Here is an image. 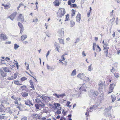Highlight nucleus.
<instances>
[{"label": "nucleus", "instance_id": "e433bc0d", "mask_svg": "<svg viewBox=\"0 0 120 120\" xmlns=\"http://www.w3.org/2000/svg\"><path fill=\"white\" fill-rule=\"evenodd\" d=\"M111 98L112 100V102H113L116 100V97H113V96H111Z\"/></svg>", "mask_w": 120, "mask_h": 120}, {"label": "nucleus", "instance_id": "cd10ccee", "mask_svg": "<svg viewBox=\"0 0 120 120\" xmlns=\"http://www.w3.org/2000/svg\"><path fill=\"white\" fill-rule=\"evenodd\" d=\"M97 45L95 43H94L93 44V50L94 51L95 50V48L96 47Z\"/></svg>", "mask_w": 120, "mask_h": 120}, {"label": "nucleus", "instance_id": "c9c22d12", "mask_svg": "<svg viewBox=\"0 0 120 120\" xmlns=\"http://www.w3.org/2000/svg\"><path fill=\"white\" fill-rule=\"evenodd\" d=\"M68 16H69L68 14H67V15H66V19L65 20V21H68L69 20V19Z\"/></svg>", "mask_w": 120, "mask_h": 120}, {"label": "nucleus", "instance_id": "5fc2aeb1", "mask_svg": "<svg viewBox=\"0 0 120 120\" xmlns=\"http://www.w3.org/2000/svg\"><path fill=\"white\" fill-rule=\"evenodd\" d=\"M4 8L5 9H7V8L9 7V5L7 4L5 5H4Z\"/></svg>", "mask_w": 120, "mask_h": 120}, {"label": "nucleus", "instance_id": "6ab92c4d", "mask_svg": "<svg viewBox=\"0 0 120 120\" xmlns=\"http://www.w3.org/2000/svg\"><path fill=\"white\" fill-rule=\"evenodd\" d=\"M33 116H34V117L36 119H39L40 118V117L39 115H38V114H36L33 115Z\"/></svg>", "mask_w": 120, "mask_h": 120}, {"label": "nucleus", "instance_id": "dca6fc26", "mask_svg": "<svg viewBox=\"0 0 120 120\" xmlns=\"http://www.w3.org/2000/svg\"><path fill=\"white\" fill-rule=\"evenodd\" d=\"M98 92L97 91H95L93 92L92 93V94L93 96L94 97H95L98 96Z\"/></svg>", "mask_w": 120, "mask_h": 120}, {"label": "nucleus", "instance_id": "6e6552de", "mask_svg": "<svg viewBox=\"0 0 120 120\" xmlns=\"http://www.w3.org/2000/svg\"><path fill=\"white\" fill-rule=\"evenodd\" d=\"M25 104L29 106L30 107V105H31V106H32L33 105V104L31 102L30 100H28L27 101H26L25 102Z\"/></svg>", "mask_w": 120, "mask_h": 120}, {"label": "nucleus", "instance_id": "f3484780", "mask_svg": "<svg viewBox=\"0 0 120 120\" xmlns=\"http://www.w3.org/2000/svg\"><path fill=\"white\" fill-rule=\"evenodd\" d=\"M21 94L23 97H26L28 96V94L26 92H23Z\"/></svg>", "mask_w": 120, "mask_h": 120}, {"label": "nucleus", "instance_id": "09e8293b", "mask_svg": "<svg viewBox=\"0 0 120 120\" xmlns=\"http://www.w3.org/2000/svg\"><path fill=\"white\" fill-rule=\"evenodd\" d=\"M79 38H77L76 39L75 43H77V42H79Z\"/></svg>", "mask_w": 120, "mask_h": 120}, {"label": "nucleus", "instance_id": "3c124183", "mask_svg": "<svg viewBox=\"0 0 120 120\" xmlns=\"http://www.w3.org/2000/svg\"><path fill=\"white\" fill-rule=\"evenodd\" d=\"M1 62H0V64H5V63L4 62V60H1Z\"/></svg>", "mask_w": 120, "mask_h": 120}, {"label": "nucleus", "instance_id": "58836bf2", "mask_svg": "<svg viewBox=\"0 0 120 120\" xmlns=\"http://www.w3.org/2000/svg\"><path fill=\"white\" fill-rule=\"evenodd\" d=\"M70 5L71 6V7L73 8H76L77 7V5L75 4H71V5Z\"/></svg>", "mask_w": 120, "mask_h": 120}, {"label": "nucleus", "instance_id": "c756f323", "mask_svg": "<svg viewBox=\"0 0 120 120\" xmlns=\"http://www.w3.org/2000/svg\"><path fill=\"white\" fill-rule=\"evenodd\" d=\"M14 77L13 76H11L10 77L8 78L7 79L9 80H13L14 79Z\"/></svg>", "mask_w": 120, "mask_h": 120}, {"label": "nucleus", "instance_id": "4be33fe9", "mask_svg": "<svg viewBox=\"0 0 120 120\" xmlns=\"http://www.w3.org/2000/svg\"><path fill=\"white\" fill-rule=\"evenodd\" d=\"M99 85V90L100 89H103L102 87L103 86V84L101 82L98 84Z\"/></svg>", "mask_w": 120, "mask_h": 120}, {"label": "nucleus", "instance_id": "9d476101", "mask_svg": "<svg viewBox=\"0 0 120 120\" xmlns=\"http://www.w3.org/2000/svg\"><path fill=\"white\" fill-rule=\"evenodd\" d=\"M84 73H82V74L79 73L77 75V77L82 79H83V78H84Z\"/></svg>", "mask_w": 120, "mask_h": 120}, {"label": "nucleus", "instance_id": "c85d7f7f", "mask_svg": "<svg viewBox=\"0 0 120 120\" xmlns=\"http://www.w3.org/2000/svg\"><path fill=\"white\" fill-rule=\"evenodd\" d=\"M58 40L60 42V43L64 44V40L63 39L59 38L58 39Z\"/></svg>", "mask_w": 120, "mask_h": 120}, {"label": "nucleus", "instance_id": "bf43d9fd", "mask_svg": "<svg viewBox=\"0 0 120 120\" xmlns=\"http://www.w3.org/2000/svg\"><path fill=\"white\" fill-rule=\"evenodd\" d=\"M27 120V117H24L22 118L21 120Z\"/></svg>", "mask_w": 120, "mask_h": 120}, {"label": "nucleus", "instance_id": "72a5a7b5", "mask_svg": "<svg viewBox=\"0 0 120 120\" xmlns=\"http://www.w3.org/2000/svg\"><path fill=\"white\" fill-rule=\"evenodd\" d=\"M14 99L15 100V101L14 102L15 104H18V101L17 100V98H14Z\"/></svg>", "mask_w": 120, "mask_h": 120}, {"label": "nucleus", "instance_id": "7c9ffc66", "mask_svg": "<svg viewBox=\"0 0 120 120\" xmlns=\"http://www.w3.org/2000/svg\"><path fill=\"white\" fill-rule=\"evenodd\" d=\"M72 11L71 16H73L75 14V11L73 9H72Z\"/></svg>", "mask_w": 120, "mask_h": 120}, {"label": "nucleus", "instance_id": "0e129e2a", "mask_svg": "<svg viewBox=\"0 0 120 120\" xmlns=\"http://www.w3.org/2000/svg\"><path fill=\"white\" fill-rule=\"evenodd\" d=\"M66 54H64L62 56H61V58L62 59H63V60H65V58H64V56Z\"/></svg>", "mask_w": 120, "mask_h": 120}, {"label": "nucleus", "instance_id": "bb28decb", "mask_svg": "<svg viewBox=\"0 0 120 120\" xmlns=\"http://www.w3.org/2000/svg\"><path fill=\"white\" fill-rule=\"evenodd\" d=\"M19 47V46L17 45V44H14V48L15 50H17Z\"/></svg>", "mask_w": 120, "mask_h": 120}, {"label": "nucleus", "instance_id": "a19ab883", "mask_svg": "<svg viewBox=\"0 0 120 120\" xmlns=\"http://www.w3.org/2000/svg\"><path fill=\"white\" fill-rule=\"evenodd\" d=\"M15 61V64L16 65L17 68V69L19 68L18 64V62L17 61H15V60H14Z\"/></svg>", "mask_w": 120, "mask_h": 120}, {"label": "nucleus", "instance_id": "1a4fd4ad", "mask_svg": "<svg viewBox=\"0 0 120 120\" xmlns=\"http://www.w3.org/2000/svg\"><path fill=\"white\" fill-rule=\"evenodd\" d=\"M76 20L77 22H79L80 21L81 19V15L78 14L76 17Z\"/></svg>", "mask_w": 120, "mask_h": 120}, {"label": "nucleus", "instance_id": "774afa93", "mask_svg": "<svg viewBox=\"0 0 120 120\" xmlns=\"http://www.w3.org/2000/svg\"><path fill=\"white\" fill-rule=\"evenodd\" d=\"M86 78V81H87L88 82H89L90 81V79L88 77H87Z\"/></svg>", "mask_w": 120, "mask_h": 120}, {"label": "nucleus", "instance_id": "6e6d98bb", "mask_svg": "<svg viewBox=\"0 0 120 120\" xmlns=\"http://www.w3.org/2000/svg\"><path fill=\"white\" fill-rule=\"evenodd\" d=\"M4 116L0 115V119H4Z\"/></svg>", "mask_w": 120, "mask_h": 120}, {"label": "nucleus", "instance_id": "052dcab7", "mask_svg": "<svg viewBox=\"0 0 120 120\" xmlns=\"http://www.w3.org/2000/svg\"><path fill=\"white\" fill-rule=\"evenodd\" d=\"M14 83L16 85H18V84L19 83V82L18 81H17L14 82Z\"/></svg>", "mask_w": 120, "mask_h": 120}, {"label": "nucleus", "instance_id": "37998d69", "mask_svg": "<svg viewBox=\"0 0 120 120\" xmlns=\"http://www.w3.org/2000/svg\"><path fill=\"white\" fill-rule=\"evenodd\" d=\"M53 95L54 96H55L57 98H59V95H58L56 93H54L53 94Z\"/></svg>", "mask_w": 120, "mask_h": 120}, {"label": "nucleus", "instance_id": "864d4df0", "mask_svg": "<svg viewBox=\"0 0 120 120\" xmlns=\"http://www.w3.org/2000/svg\"><path fill=\"white\" fill-rule=\"evenodd\" d=\"M26 86L25 85L21 87V88L23 90H24V89L23 88H26Z\"/></svg>", "mask_w": 120, "mask_h": 120}, {"label": "nucleus", "instance_id": "423d86ee", "mask_svg": "<svg viewBox=\"0 0 120 120\" xmlns=\"http://www.w3.org/2000/svg\"><path fill=\"white\" fill-rule=\"evenodd\" d=\"M59 11L61 15L60 16L62 17L64 16L65 13L66 12L65 9L64 8H61V9H60Z\"/></svg>", "mask_w": 120, "mask_h": 120}, {"label": "nucleus", "instance_id": "ddd939ff", "mask_svg": "<svg viewBox=\"0 0 120 120\" xmlns=\"http://www.w3.org/2000/svg\"><path fill=\"white\" fill-rule=\"evenodd\" d=\"M47 68L49 70L51 71H52L54 69V68L52 66H49L48 64L47 65Z\"/></svg>", "mask_w": 120, "mask_h": 120}, {"label": "nucleus", "instance_id": "13d9d810", "mask_svg": "<svg viewBox=\"0 0 120 120\" xmlns=\"http://www.w3.org/2000/svg\"><path fill=\"white\" fill-rule=\"evenodd\" d=\"M14 75V78L15 79L17 77V75L16 73H15Z\"/></svg>", "mask_w": 120, "mask_h": 120}, {"label": "nucleus", "instance_id": "f257e3e1", "mask_svg": "<svg viewBox=\"0 0 120 120\" xmlns=\"http://www.w3.org/2000/svg\"><path fill=\"white\" fill-rule=\"evenodd\" d=\"M64 28H63L60 29L59 31V35L60 37L63 38L64 36Z\"/></svg>", "mask_w": 120, "mask_h": 120}, {"label": "nucleus", "instance_id": "f704fd0d", "mask_svg": "<svg viewBox=\"0 0 120 120\" xmlns=\"http://www.w3.org/2000/svg\"><path fill=\"white\" fill-rule=\"evenodd\" d=\"M39 105L42 108L44 107L45 105L43 103L42 101L41 102V103H40L39 104Z\"/></svg>", "mask_w": 120, "mask_h": 120}, {"label": "nucleus", "instance_id": "69168bd1", "mask_svg": "<svg viewBox=\"0 0 120 120\" xmlns=\"http://www.w3.org/2000/svg\"><path fill=\"white\" fill-rule=\"evenodd\" d=\"M105 53V54L106 55V56H107V54L108 53V50H106L105 51V50L104 51Z\"/></svg>", "mask_w": 120, "mask_h": 120}, {"label": "nucleus", "instance_id": "2eb2a0df", "mask_svg": "<svg viewBox=\"0 0 120 120\" xmlns=\"http://www.w3.org/2000/svg\"><path fill=\"white\" fill-rule=\"evenodd\" d=\"M27 36L26 34L23 35L21 36V38L22 41H23L27 38Z\"/></svg>", "mask_w": 120, "mask_h": 120}, {"label": "nucleus", "instance_id": "a211bd4d", "mask_svg": "<svg viewBox=\"0 0 120 120\" xmlns=\"http://www.w3.org/2000/svg\"><path fill=\"white\" fill-rule=\"evenodd\" d=\"M112 106H109L107 108H106L105 109V111L106 112H108L110 111L111 109Z\"/></svg>", "mask_w": 120, "mask_h": 120}, {"label": "nucleus", "instance_id": "a18cd8bd", "mask_svg": "<svg viewBox=\"0 0 120 120\" xmlns=\"http://www.w3.org/2000/svg\"><path fill=\"white\" fill-rule=\"evenodd\" d=\"M59 115L61 113V112L59 110H58L55 113Z\"/></svg>", "mask_w": 120, "mask_h": 120}, {"label": "nucleus", "instance_id": "79ce46f5", "mask_svg": "<svg viewBox=\"0 0 120 120\" xmlns=\"http://www.w3.org/2000/svg\"><path fill=\"white\" fill-rule=\"evenodd\" d=\"M19 26L20 28H22L23 27L22 24L20 22H19L18 23Z\"/></svg>", "mask_w": 120, "mask_h": 120}, {"label": "nucleus", "instance_id": "8fccbe9b", "mask_svg": "<svg viewBox=\"0 0 120 120\" xmlns=\"http://www.w3.org/2000/svg\"><path fill=\"white\" fill-rule=\"evenodd\" d=\"M113 89H111L110 88H109V90L108 92V94H110L112 92V90Z\"/></svg>", "mask_w": 120, "mask_h": 120}, {"label": "nucleus", "instance_id": "0eeeda50", "mask_svg": "<svg viewBox=\"0 0 120 120\" xmlns=\"http://www.w3.org/2000/svg\"><path fill=\"white\" fill-rule=\"evenodd\" d=\"M6 108L2 104L0 105V112H4L6 110Z\"/></svg>", "mask_w": 120, "mask_h": 120}, {"label": "nucleus", "instance_id": "f8f14e48", "mask_svg": "<svg viewBox=\"0 0 120 120\" xmlns=\"http://www.w3.org/2000/svg\"><path fill=\"white\" fill-rule=\"evenodd\" d=\"M19 19L22 22H23L24 21V17L22 16L21 14H20L18 17Z\"/></svg>", "mask_w": 120, "mask_h": 120}, {"label": "nucleus", "instance_id": "4c0bfd02", "mask_svg": "<svg viewBox=\"0 0 120 120\" xmlns=\"http://www.w3.org/2000/svg\"><path fill=\"white\" fill-rule=\"evenodd\" d=\"M66 96L65 94L64 93H63L62 94L59 95V97L60 96L61 98H62Z\"/></svg>", "mask_w": 120, "mask_h": 120}, {"label": "nucleus", "instance_id": "7ed1b4c3", "mask_svg": "<svg viewBox=\"0 0 120 120\" xmlns=\"http://www.w3.org/2000/svg\"><path fill=\"white\" fill-rule=\"evenodd\" d=\"M41 98L46 102H48L50 99V98L49 97H43L42 96L40 97V98Z\"/></svg>", "mask_w": 120, "mask_h": 120}, {"label": "nucleus", "instance_id": "412c9836", "mask_svg": "<svg viewBox=\"0 0 120 120\" xmlns=\"http://www.w3.org/2000/svg\"><path fill=\"white\" fill-rule=\"evenodd\" d=\"M7 112L8 113H9L10 115L12 114V112L11 111L10 107H8V108L7 109Z\"/></svg>", "mask_w": 120, "mask_h": 120}, {"label": "nucleus", "instance_id": "603ef678", "mask_svg": "<svg viewBox=\"0 0 120 120\" xmlns=\"http://www.w3.org/2000/svg\"><path fill=\"white\" fill-rule=\"evenodd\" d=\"M38 21V19L37 18H35L33 20V22H37Z\"/></svg>", "mask_w": 120, "mask_h": 120}, {"label": "nucleus", "instance_id": "2f4dec72", "mask_svg": "<svg viewBox=\"0 0 120 120\" xmlns=\"http://www.w3.org/2000/svg\"><path fill=\"white\" fill-rule=\"evenodd\" d=\"M92 64H90L88 70L89 71H91L93 69V68H91Z\"/></svg>", "mask_w": 120, "mask_h": 120}, {"label": "nucleus", "instance_id": "c03bdc74", "mask_svg": "<svg viewBox=\"0 0 120 120\" xmlns=\"http://www.w3.org/2000/svg\"><path fill=\"white\" fill-rule=\"evenodd\" d=\"M27 79L26 78L24 77H22L21 79V80L22 81H24Z\"/></svg>", "mask_w": 120, "mask_h": 120}, {"label": "nucleus", "instance_id": "9b49d317", "mask_svg": "<svg viewBox=\"0 0 120 120\" xmlns=\"http://www.w3.org/2000/svg\"><path fill=\"white\" fill-rule=\"evenodd\" d=\"M0 37L1 38H2L4 40H6L8 39L6 35L2 34H0Z\"/></svg>", "mask_w": 120, "mask_h": 120}, {"label": "nucleus", "instance_id": "ea45409f", "mask_svg": "<svg viewBox=\"0 0 120 120\" xmlns=\"http://www.w3.org/2000/svg\"><path fill=\"white\" fill-rule=\"evenodd\" d=\"M116 78H118L119 76V75L117 73H116L114 74Z\"/></svg>", "mask_w": 120, "mask_h": 120}, {"label": "nucleus", "instance_id": "338daca9", "mask_svg": "<svg viewBox=\"0 0 120 120\" xmlns=\"http://www.w3.org/2000/svg\"><path fill=\"white\" fill-rule=\"evenodd\" d=\"M19 5L21 7L22 6H23L24 4L22 2H21V3H20Z\"/></svg>", "mask_w": 120, "mask_h": 120}, {"label": "nucleus", "instance_id": "de8ad7c7", "mask_svg": "<svg viewBox=\"0 0 120 120\" xmlns=\"http://www.w3.org/2000/svg\"><path fill=\"white\" fill-rule=\"evenodd\" d=\"M108 45L107 43H105L104 44V49H105V47H107V46H108Z\"/></svg>", "mask_w": 120, "mask_h": 120}, {"label": "nucleus", "instance_id": "473e14b6", "mask_svg": "<svg viewBox=\"0 0 120 120\" xmlns=\"http://www.w3.org/2000/svg\"><path fill=\"white\" fill-rule=\"evenodd\" d=\"M35 101L39 104L40 103H41V101L40 99H38V98H36L35 99Z\"/></svg>", "mask_w": 120, "mask_h": 120}, {"label": "nucleus", "instance_id": "20e7f679", "mask_svg": "<svg viewBox=\"0 0 120 120\" xmlns=\"http://www.w3.org/2000/svg\"><path fill=\"white\" fill-rule=\"evenodd\" d=\"M2 69V68L0 69V73L1 76L3 77H4L7 76V73L5 72Z\"/></svg>", "mask_w": 120, "mask_h": 120}, {"label": "nucleus", "instance_id": "5701e85b", "mask_svg": "<svg viewBox=\"0 0 120 120\" xmlns=\"http://www.w3.org/2000/svg\"><path fill=\"white\" fill-rule=\"evenodd\" d=\"M70 22L71 25V27H73L75 25V23L73 21L71 20Z\"/></svg>", "mask_w": 120, "mask_h": 120}, {"label": "nucleus", "instance_id": "4d7b16f0", "mask_svg": "<svg viewBox=\"0 0 120 120\" xmlns=\"http://www.w3.org/2000/svg\"><path fill=\"white\" fill-rule=\"evenodd\" d=\"M50 51L49 50V51H48V52H47V54L46 55V57L47 58V57L48 56L49 54L50 53Z\"/></svg>", "mask_w": 120, "mask_h": 120}, {"label": "nucleus", "instance_id": "393cba45", "mask_svg": "<svg viewBox=\"0 0 120 120\" xmlns=\"http://www.w3.org/2000/svg\"><path fill=\"white\" fill-rule=\"evenodd\" d=\"M76 69H74L72 71L71 75L72 76L75 75H76Z\"/></svg>", "mask_w": 120, "mask_h": 120}, {"label": "nucleus", "instance_id": "e2e57ef3", "mask_svg": "<svg viewBox=\"0 0 120 120\" xmlns=\"http://www.w3.org/2000/svg\"><path fill=\"white\" fill-rule=\"evenodd\" d=\"M70 103H71L70 101H68L66 104L67 106H69V105L70 104Z\"/></svg>", "mask_w": 120, "mask_h": 120}, {"label": "nucleus", "instance_id": "a878e982", "mask_svg": "<svg viewBox=\"0 0 120 120\" xmlns=\"http://www.w3.org/2000/svg\"><path fill=\"white\" fill-rule=\"evenodd\" d=\"M115 86V85L114 84H110L109 88L113 89Z\"/></svg>", "mask_w": 120, "mask_h": 120}, {"label": "nucleus", "instance_id": "f03ea898", "mask_svg": "<svg viewBox=\"0 0 120 120\" xmlns=\"http://www.w3.org/2000/svg\"><path fill=\"white\" fill-rule=\"evenodd\" d=\"M16 14L17 13L16 12H15L9 16L8 18H10L12 20H13Z\"/></svg>", "mask_w": 120, "mask_h": 120}, {"label": "nucleus", "instance_id": "aec40b11", "mask_svg": "<svg viewBox=\"0 0 120 120\" xmlns=\"http://www.w3.org/2000/svg\"><path fill=\"white\" fill-rule=\"evenodd\" d=\"M75 1V0H69L68 1V4L69 5H71V2L72 3H74Z\"/></svg>", "mask_w": 120, "mask_h": 120}, {"label": "nucleus", "instance_id": "39448f33", "mask_svg": "<svg viewBox=\"0 0 120 120\" xmlns=\"http://www.w3.org/2000/svg\"><path fill=\"white\" fill-rule=\"evenodd\" d=\"M2 69L6 73L10 72H11L10 69H11V68H9L8 67H5L4 68H2Z\"/></svg>", "mask_w": 120, "mask_h": 120}, {"label": "nucleus", "instance_id": "49530a36", "mask_svg": "<svg viewBox=\"0 0 120 120\" xmlns=\"http://www.w3.org/2000/svg\"><path fill=\"white\" fill-rule=\"evenodd\" d=\"M35 107L36 108V109H39V105L38 104H36L35 105Z\"/></svg>", "mask_w": 120, "mask_h": 120}, {"label": "nucleus", "instance_id": "b1692460", "mask_svg": "<svg viewBox=\"0 0 120 120\" xmlns=\"http://www.w3.org/2000/svg\"><path fill=\"white\" fill-rule=\"evenodd\" d=\"M54 105L55 106V108L57 109V107H59L60 106V105L59 103H54Z\"/></svg>", "mask_w": 120, "mask_h": 120}, {"label": "nucleus", "instance_id": "680f3d73", "mask_svg": "<svg viewBox=\"0 0 120 120\" xmlns=\"http://www.w3.org/2000/svg\"><path fill=\"white\" fill-rule=\"evenodd\" d=\"M97 48L99 50V51L100 52L101 50V49L100 48V47L98 45H97Z\"/></svg>", "mask_w": 120, "mask_h": 120}, {"label": "nucleus", "instance_id": "4468645a", "mask_svg": "<svg viewBox=\"0 0 120 120\" xmlns=\"http://www.w3.org/2000/svg\"><path fill=\"white\" fill-rule=\"evenodd\" d=\"M53 3L54 4V5L56 6H59L60 4L59 0H55Z\"/></svg>", "mask_w": 120, "mask_h": 120}]
</instances>
